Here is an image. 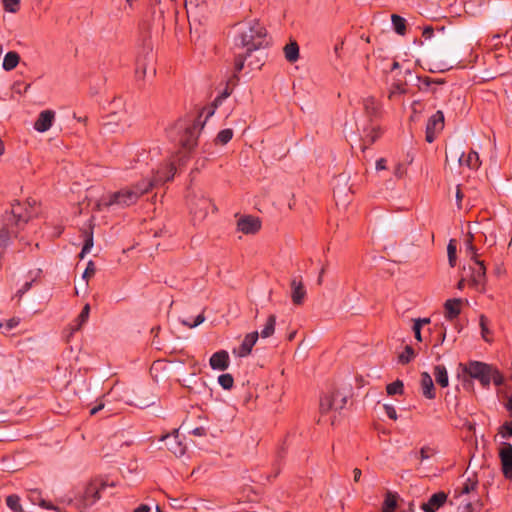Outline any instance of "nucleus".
Returning a JSON list of instances; mask_svg holds the SVG:
<instances>
[{"label": "nucleus", "instance_id": "nucleus-36", "mask_svg": "<svg viewBox=\"0 0 512 512\" xmlns=\"http://www.w3.org/2000/svg\"><path fill=\"white\" fill-rule=\"evenodd\" d=\"M89 313H90V305L86 304L83 307L81 313L78 315V317L76 319V326L73 328V330H79L82 327V325L84 323H86V321L89 318Z\"/></svg>", "mask_w": 512, "mask_h": 512}, {"label": "nucleus", "instance_id": "nucleus-19", "mask_svg": "<svg viewBox=\"0 0 512 512\" xmlns=\"http://www.w3.org/2000/svg\"><path fill=\"white\" fill-rule=\"evenodd\" d=\"M420 385H421L422 394L425 398L430 399V400L436 398L435 386H434L433 380L428 372L421 373Z\"/></svg>", "mask_w": 512, "mask_h": 512}, {"label": "nucleus", "instance_id": "nucleus-12", "mask_svg": "<svg viewBox=\"0 0 512 512\" xmlns=\"http://www.w3.org/2000/svg\"><path fill=\"white\" fill-rule=\"evenodd\" d=\"M55 115L56 113L50 109L41 111L34 122V129L40 133L48 131L53 125Z\"/></svg>", "mask_w": 512, "mask_h": 512}, {"label": "nucleus", "instance_id": "nucleus-60", "mask_svg": "<svg viewBox=\"0 0 512 512\" xmlns=\"http://www.w3.org/2000/svg\"><path fill=\"white\" fill-rule=\"evenodd\" d=\"M362 472L359 468H355L353 470V479L355 482H359L361 478Z\"/></svg>", "mask_w": 512, "mask_h": 512}, {"label": "nucleus", "instance_id": "nucleus-26", "mask_svg": "<svg viewBox=\"0 0 512 512\" xmlns=\"http://www.w3.org/2000/svg\"><path fill=\"white\" fill-rule=\"evenodd\" d=\"M284 55L288 62L294 63L299 59V46L296 41H291L284 47Z\"/></svg>", "mask_w": 512, "mask_h": 512}, {"label": "nucleus", "instance_id": "nucleus-10", "mask_svg": "<svg viewBox=\"0 0 512 512\" xmlns=\"http://www.w3.org/2000/svg\"><path fill=\"white\" fill-rule=\"evenodd\" d=\"M108 487L105 482L94 480L90 482L84 491L83 498L86 505H93L101 498V493Z\"/></svg>", "mask_w": 512, "mask_h": 512}, {"label": "nucleus", "instance_id": "nucleus-46", "mask_svg": "<svg viewBox=\"0 0 512 512\" xmlns=\"http://www.w3.org/2000/svg\"><path fill=\"white\" fill-rule=\"evenodd\" d=\"M472 240H473V236L470 235L469 238L465 242L466 252H467L468 255H470L471 259L476 261V260H478L477 259V253H476V247L473 245Z\"/></svg>", "mask_w": 512, "mask_h": 512}, {"label": "nucleus", "instance_id": "nucleus-22", "mask_svg": "<svg viewBox=\"0 0 512 512\" xmlns=\"http://www.w3.org/2000/svg\"><path fill=\"white\" fill-rule=\"evenodd\" d=\"M365 114L370 120L376 118L380 114V105L374 97H367L363 100Z\"/></svg>", "mask_w": 512, "mask_h": 512}, {"label": "nucleus", "instance_id": "nucleus-57", "mask_svg": "<svg viewBox=\"0 0 512 512\" xmlns=\"http://www.w3.org/2000/svg\"><path fill=\"white\" fill-rule=\"evenodd\" d=\"M191 433L195 436H205L207 434V430L204 427H196L194 428Z\"/></svg>", "mask_w": 512, "mask_h": 512}, {"label": "nucleus", "instance_id": "nucleus-21", "mask_svg": "<svg viewBox=\"0 0 512 512\" xmlns=\"http://www.w3.org/2000/svg\"><path fill=\"white\" fill-rule=\"evenodd\" d=\"M444 308H445V317L448 320L455 319L456 317H458V315L461 312V299L455 298V299L447 300L444 304Z\"/></svg>", "mask_w": 512, "mask_h": 512}, {"label": "nucleus", "instance_id": "nucleus-29", "mask_svg": "<svg viewBox=\"0 0 512 512\" xmlns=\"http://www.w3.org/2000/svg\"><path fill=\"white\" fill-rule=\"evenodd\" d=\"M446 501H447V494L441 491V492L434 493L429 498L428 502H426V504H428L430 507H433L435 509H439L446 503Z\"/></svg>", "mask_w": 512, "mask_h": 512}, {"label": "nucleus", "instance_id": "nucleus-56", "mask_svg": "<svg viewBox=\"0 0 512 512\" xmlns=\"http://www.w3.org/2000/svg\"><path fill=\"white\" fill-rule=\"evenodd\" d=\"M434 34V30L431 26H426L424 29H423V32H422V36L425 38V39H431L432 36Z\"/></svg>", "mask_w": 512, "mask_h": 512}, {"label": "nucleus", "instance_id": "nucleus-43", "mask_svg": "<svg viewBox=\"0 0 512 512\" xmlns=\"http://www.w3.org/2000/svg\"><path fill=\"white\" fill-rule=\"evenodd\" d=\"M6 504L14 512L21 510L20 498L17 495H9L6 498Z\"/></svg>", "mask_w": 512, "mask_h": 512}, {"label": "nucleus", "instance_id": "nucleus-15", "mask_svg": "<svg viewBox=\"0 0 512 512\" xmlns=\"http://www.w3.org/2000/svg\"><path fill=\"white\" fill-rule=\"evenodd\" d=\"M470 284L478 289L486 280V267L483 261L476 260L475 267L471 268Z\"/></svg>", "mask_w": 512, "mask_h": 512}, {"label": "nucleus", "instance_id": "nucleus-55", "mask_svg": "<svg viewBox=\"0 0 512 512\" xmlns=\"http://www.w3.org/2000/svg\"><path fill=\"white\" fill-rule=\"evenodd\" d=\"M421 328H422L421 327V322L420 321H415L414 325H413V332H414L415 338L418 341H422Z\"/></svg>", "mask_w": 512, "mask_h": 512}, {"label": "nucleus", "instance_id": "nucleus-45", "mask_svg": "<svg viewBox=\"0 0 512 512\" xmlns=\"http://www.w3.org/2000/svg\"><path fill=\"white\" fill-rule=\"evenodd\" d=\"M5 11L16 13L20 8V0H2Z\"/></svg>", "mask_w": 512, "mask_h": 512}, {"label": "nucleus", "instance_id": "nucleus-54", "mask_svg": "<svg viewBox=\"0 0 512 512\" xmlns=\"http://www.w3.org/2000/svg\"><path fill=\"white\" fill-rule=\"evenodd\" d=\"M480 327H481V332H482L483 338L485 340H487V338H486V334L488 333L487 318L484 315H481V317H480Z\"/></svg>", "mask_w": 512, "mask_h": 512}, {"label": "nucleus", "instance_id": "nucleus-53", "mask_svg": "<svg viewBox=\"0 0 512 512\" xmlns=\"http://www.w3.org/2000/svg\"><path fill=\"white\" fill-rule=\"evenodd\" d=\"M33 280L30 282H26L17 292L16 297L22 298L23 295L28 292L32 286Z\"/></svg>", "mask_w": 512, "mask_h": 512}, {"label": "nucleus", "instance_id": "nucleus-48", "mask_svg": "<svg viewBox=\"0 0 512 512\" xmlns=\"http://www.w3.org/2000/svg\"><path fill=\"white\" fill-rule=\"evenodd\" d=\"M499 434H501V436L503 438H510V437H512V421L505 422L500 427Z\"/></svg>", "mask_w": 512, "mask_h": 512}, {"label": "nucleus", "instance_id": "nucleus-13", "mask_svg": "<svg viewBox=\"0 0 512 512\" xmlns=\"http://www.w3.org/2000/svg\"><path fill=\"white\" fill-rule=\"evenodd\" d=\"M258 338L259 333L257 331L248 333L244 337L241 345L238 348L233 349V353L241 358L248 356L251 353L252 348L256 344Z\"/></svg>", "mask_w": 512, "mask_h": 512}, {"label": "nucleus", "instance_id": "nucleus-24", "mask_svg": "<svg viewBox=\"0 0 512 512\" xmlns=\"http://www.w3.org/2000/svg\"><path fill=\"white\" fill-rule=\"evenodd\" d=\"M18 229H14L9 223H5L0 230V247H7L12 236L17 237Z\"/></svg>", "mask_w": 512, "mask_h": 512}, {"label": "nucleus", "instance_id": "nucleus-58", "mask_svg": "<svg viewBox=\"0 0 512 512\" xmlns=\"http://www.w3.org/2000/svg\"><path fill=\"white\" fill-rule=\"evenodd\" d=\"M18 324H19V321L17 319L11 318L7 321L6 327H7V329L11 330V329L15 328Z\"/></svg>", "mask_w": 512, "mask_h": 512}, {"label": "nucleus", "instance_id": "nucleus-40", "mask_svg": "<svg viewBox=\"0 0 512 512\" xmlns=\"http://www.w3.org/2000/svg\"><path fill=\"white\" fill-rule=\"evenodd\" d=\"M218 383L223 389L229 390L233 387L234 379L231 374H222L218 377Z\"/></svg>", "mask_w": 512, "mask_h": 512}, {"label": "nucleus", "instance_id": "nucleus-5", "mask_svg": "<svg viewBox=\"0 0 512 512\" xmlns=\"http://www.w3.org/2000/svg\"><path fill=\"white\" fill-rule=\"evenodd\" d=\"M27 204L29 208L26 207V204H21L20 202L13 203L11 205L10 215L6 222L15 226L17 229H20L25 225L34 214L31 202L28 201Z\"/></svg>", "mask_w": 512, "mask_h": 512}, {"label": "nucleus", "instance_id": "nucleus-20", "mask_svg": "<svg viewBox=\"0 0 512 512\" xmlns=\"http://www.w3.org/2000/svg\"><path fill=\"white\" fill-rule=\"evenodd\" d=\"M291 298L295 305H301L306 296V290L302 281H298L296 278L291 281Z\"/></svg>", "mask_w": 512, "mask_h": 512}, {"label": "nucleus", "instance_id": "nucleus-39", "mask_svg": "<svg viewBox=\"0 0 512 512\" xmlns=\"http://www.w3.org/2000/svg\"><path fill=\"white\" fill-rule=\"evenodd\" d=\"M491 382H493L495 386H501L504 383L503 375L493 366H491L489 372V385Z\"/></svg>", "mask_w": 512, "mask_h": 512}, {"label": "nucleus", "instance_id": "nucleus-44", "mask_svg": "<svg viewBox=\"0 0 512 512\" xmlns=\"http://www.w3.org/2000/svg\"><path fill=\"white\" fill-rule=\"evenodd\" d=\"M456 245L454 243V240H450L448 246H447V254H448V261L451 267H454L456 264Z\"/></svg>", "mask_w": 512, "mask_h": 512}, {"label": "nucleus", "instance_id": "nucleus-3", "mask_svg": "<svg viewBox=\"0 0 512 512\" xmlns=\"http://www.w3.org/2000/svg\"><path fill=\"white\" fill-rule=\"evenodd\" d=\"M228 96L229 93L227 91H225L221 96H218L214 100L212 106L203 109L202 113L199 115V118L195 120L192 124H178L179 128L184 130L183 135L180 138V143L183 148H185L188 151H191L197 145V139L200 130L203 128L206 120L214 114L217 105Z\"/></svg>", "mask_w": 512, "mask_h": 512}, {"label": "nucleus", "instance_id": "nucleus-25", "mask_svg": "<svg viewBox=\"0 0 512 512\" xmlns=\"http://www.w3.org/2000/svg\"><path fill=\"white\" fill-rule=\"evenodd\" d=\"M433 374L438 385L443 388L449 385V377L444 365H436L434 367Z\"/></svg>", "mask_w": 512, "mask_h": 512}, {"label": "nucleus", "instance_id": "nucleus-42", "mask_svg": "<svg viewBox=\"0 0 512 512\" xmlns=\"http://www.w3.org/2000/svg\"><path fill=\"white\" fill-rule=\"evenodd\" d=\"M477 487V481L472 479H467L463 485L459 488V495L469 494L471 491L475 490Z\"/></svg>", "mask_w": 512, "mask_h": 512}, {"label": "nucleus", "instance_id": "nucleus-28", "mask_svg": "<svg viewBox=\"0 0 512 512\" xmlns=\"http://www.w3.org/2000/svg\"><path fill=\"white\" fill-rule=\"evenodd\" d=\"M391 21H392L393 29L398 35L403 36L406 34V19L405 18H403L402 16L397 15V14H392Z\"/></svg>", "mask_w": 512, "mask_h": 512}, {"label": "nucleus", "instance_id": "nucleus-41", "mask_svg": "<svg viewBox=\"0 0 512 512\" xmlns=\"http://www.w3.org/2000/svg\"><path fill=\"white\" fill-rule=\"evenodd\" d=\"M249 55L250 54H247V51L245 53H236L235 54L234 69H235L236 73L240 72L243 69L245 60H246L247 56H249Z\"/></svg>", "mask_w": 512, "mask_h": 512}, {"label": "nucleus", "instance_id": "nucleus-17", "mask_svg": "<svg viewBox=\"0 0 512 512\" xmlns=\"http://www.w3.org/2000/svg\"><path fill=\"white\" fill-rule=\"evenodd\" d=\"M230 358L226 350L215 352L209 359L210 367L213 370L224 371L229 367Z\"/></svg>", "mask_w": 512, "mask_h": 512}, {"label": "nucleus", "instance_id": "nucleus-52", "mask_svg": "<svg viewBox=\"0 0 512 512\" xmlns=\"http://www.w3.org/2000/svg\"><path fill=\"white\" fill-rule=\"evenodd\" d=\"M383 408H384V410H385L386 415H387L391 420H397L398 415H397V412H396V409H395V407H394V406L389 405V404H384V405H383Z\"/></svg>", "mask_w": 512, "mask_h": 512}, {"label": "nucleus", "instance_id": "nucleus-30", "mask_svg": "<svg viewBox=\"0 0 512 512\" xmlns=\"http://www.w3.org/2000/svg\"><path fill=\"white\" fill-rule=\"evenodd\" d=\"M275 325H276V316L272 314L267 318L264 328L261 330L259 335L262 338L271 337L275 332Z\"/></svg>", "mask_w": 512, "mask_h": 512}, {"label": "nucleus", "instance_id": "nucleus-49", "mask_svg": "<svg viewBox=\"0 0 512 512\" xmlns=\"http://www.w3.org/2000/svg\"><path fill=\"white\" fill-rule=\"evenodd\" d=\"M96 272L95 264L93 261H89L87 263L86 269L82 275V278L86 280V283L88 282V279L92 277Z\"/></svg>", "mask_w": 512, "mask_h": 512}, {"label": "nucleus", "instance_id": "nucleus-50", "mask_svg": "<svg viewBox=\"0 0 512 512\" xmlns=\"http://www.w3.org/2000/svg\"><path fill=\"white\" fill-rule=\"evenodd\" d=\"M419 81L425 88H429L432 84H443V79H432L430 77L419 78Z\"/></svg>", "mask_w": 512, "mask_h": 512}, {"label": "nucleus", "instance_id": "nucleus-18", "mask_svg": "<svg viewBox=\"0 0 512 512\" xmlns=\"http://www.w3.org/2000/svg\"><path fill=\"white\" fill-rule=\"evenodd\" d=\"M381 136V130L378 126L364 128L361 134V150L364 152L369 145H372Z\"/></svg>", "mask_w": 512, "mask_h": 512}, {"label": "nucleus", "instance_id": "nucleus-37", "mask_svg": "<svg viewBox=\"0 0 512 512\" xmlns=\"http://www.w3.org/2000/svg\"><path fill=\"white\" fill-rule=\"evenodd\" d=\"M415 356L414 350L411 346L407 345L404 351L399 354L398 361L402 365L408 364Z\"/></svg>", "mask_w": 512, "mask_h": 512}, {"label": "nucleus", "instance_id": "nucleus-32", "mask_svg": "<svg viewBox=\"0 0 512 512\" xmlns=\"http://www.w3.org/2000/svg\"><path fill=\"white\" fill-rule=\"evenodd\" d=\"M397 507V496L388 492L385 496L382 511L383 512H395Z\"/></svg>", "mask_w": 512, "mask_h": 512}, {"label": "nucleus", "instance_id": "nucleus-4", "mask_svg": "<svg viewBox=\"0 0 512 512\" xmlns=\"http://www.w3.org/2000/svg\"><path fill=\"white\" fill-rule=\"evenodd\" d=\"M459 368L463 374L472 379L478 380L484 388L489 387V372L491 365L480 361H469L466 364L460 363Z\"/></svg>", "mask_w": 512, "mask_h": 512}, {"label": "nucleus", "instance_id": "nucleus-23", "mask_svg": "<svg viewBox=\"0 0 512 512\" xmlns=\"http://www.w3.org/2000/svg\"><path fill=\"white\" fill-rule=\"evenodd\" d=\"M82 234H83V238H84V245H83L81 253L79 255L80 258H84L85 254L89 253L93 247L94 241H93L92 225L89 224L87 228L83 229Z\"/></svg>", "mask_w": 512, "mask_h": 512}, {"label": "nucleus", "instance_id": "nucleus-35", "mask_svg": "<svg viewBox=\"0 0 512 512\" xmlns=\"http://www.w3.org/2000/svg\"><path fill=\"white\" fill-rule=\"evenodd\" d=\"M30 499L34 504H38L39 506L45 508V509H55V507L51 504L42 499L40 493L38 491H32L30 493Z\"/></svg>", "mask_w": 512, "mask_h": 512}, {"label": "nucleus", "instance_id": "nucleus-11", "mask_svg": "<svg viewBox=\"0 0 512 512\" xmlns=\"http://www.w3.org/2000/svg\"><path fill=\"white\" fill-rule=\"evenodd\" d=\"M499 457L502 465V472L505 478L512 479V444L504 442L499 451Z\"/></svg>", "mask_w": 512, "mask_h": 512}, {"label": "nucleus", "instance_id": "nucleus-14", "mask_svg": "<svg viewBox=\"0 0 512 512\" xmlns=\"http://www.w3.org/2000/svg\"><path fill=\"white\" fill-rule=\"evenodd\" d=\"M175 166L173 163H168L161 169H158L152 180H143L142 182H152L153 186L164 184L173 179L175 175Z\"/></svg>", "mask_w": 512, "mask_h": 512}, {"label": "nucleus", "instance_id": "nucleus-62", "mask_svg": "<svg viewBox=\"0 0 512 512\" xmlns=\"http://www.w3.org/2000/svg\"><path fill=\"white\" fill-rule=\"evenodd\" d=\"M505 408L508 410V412L512 416V395L508 397V400L505 404Z\"/></svg>", "mask_w": 512, "mask_h": 512}, {"label": "nucleus", "instance_id": "nucleus-63", "mask_svg": "<svg viewBox=\"0 0 512 512\" xmlns=\"http://www.w3.org/2000/svg\"><path fill=\"white\" fill-rule=\"evenodd\" d=\"M403 174H404V169H403L402 165H400V164L397 165V167L395 169V175L400 178V177H402Z\"/></svg>", "mask_w": 512, "mask_h": 512}, {"label": "nucleus", "instance_id": "nucleus-8", "mask_svg": "<svg viewBox=\"0 0 512 512\" xmlns=\"http://www.w3.org/2000/svg\"><path fill=\"white\" fill-rule=\"evenodd\" d=\"M161 441L165 442L167 449L175 456L180 457L186 452V445L179 439V432L177 429L172 433L161 436Z\"/></svg>", "mask_w": 512, "mask_h": 512}, {"label": "nucleus", "instance_id": "nucleus-61", "mask_svg": "<svg viewBox=\"0 0 512 512\" xmlns=\"http://www.w3.org/2000/svg\"><path fill=\"white\" fill-rule=\"evenodd\" d=\"M386 168V160L381 158L376 162V169L382 170Z\"/></svg>", "mask_w": 512, "mask_h": 512}, {"label": "nucleus", "instance_id": "nucleus-34", "mask_svg": "<svg viewBox=\"0 0 512 512\" xmlns=\"http://www.w3.org/2000/svg\"><path fill=\"white\" fill-rule=\"evenodd\" d=\"M233 137V130L230 128L221 130L215 139L216 144L225 145L227 144Z\"/></svg>", "mask_w": 512, "mask_h": 512}, {"label": "nucleus", "instance_id": "nucleus-16", "mask_svg": "<svg viewBox=\"0 0 512 512\" xmlns=\"http://www.w3.org/2000/svg\"><path fill=\"white\" fill-rule=\"evenodd\" d=\"M238 230L244 234H255L261 228V222L253 216H245L238 220Z\"/></svg>", "mask_w": 512, "mask_h": 512}, {"label": "nucleus", "instance_id": "nucleus-64", "mask_svg": "<svg viewBox=\"0 0 512 512\" xmlns=\"http://www.w3.org/2000/svg\"><path fill=\"white\" fill-rule=\"evenodd\" d=\"M421 509L424 511V512H435V508L433 507H430L428 504L426 503H423L421 505Z\"/></svg>", "mask_w": 512, "mask_h": 512}, {"label": "nucleus", "instance_id": "nucleus-47", "mask_svg": "<svg viewBox=\"0 0 512 512\" xmlns=\"http://www.w3.org/2000/svg\"><path fill=\"white\" fill-rule=\"evenodd\" d=\"M435 454V450L429 446H423L419 451L420 461L429 459Z\"/></svg>", "mask_w": 512, "mask_h": 512}, {"label": "nucleus", "instance_id": "nucleus-1", "mask_svg": "<svg viewBox=\"0 0 512 512\" xmlns=\"http://www.w3.org/2000/svg\"><path fill=\"white\" fill-rule=\"evenodd\" d=\"M153 187L152 182H140L130 187L103 196L98 202V209L125 208L135 204L138 199Z\"/></svg>", "mask_w": 512, "mask_h": 512}, {"label": "nucleus", "instance_id": "nucleus-9", "mask_svg": "<svg viewBox=\"0 0 512 512\" xmlns=\"http://www.w3.org/2000/svg\"><path fill=\"white\" fill-rule=\"evenodd\" d=\"M450 156L451 157H454V158H457L458 160V163L460 166H467L468 168L470 169H478L481 165V161H480V157H479V154L474 151V150H471L468 155L466 156V158H464V152L461 151V152H454V151H450ZM449 160V153L446 152V162H448Z\"/></svg>", "mask_w": 512, "mask_h": 512}, {"label": "nucleus", "instance_id": "nucleus-33", "mask_svg": "<svg viewBox=\"0 0 512 512\" xmlns=\"http://www.w3.org/2000/svg\"><path fill=\"white\" fill-rule=\"evenodd\" d=\"M386 392L389 396L402 395L404 393V383L402 380L397 379L396 381L386 386Z\"/></svg>", "mask_w": 512, "mask_h": 512}, {"label": "nucleus", "instance_id": "nucleus-6", "mask_svg": "<svg viewBox=\"0 0 512 512\" xmlns=\"http://www.w3.org/2000/svg\"><path fill=\"white\" fill-rule=\"evenodd\" d=\"M347 403V396L339 390L333 391L329 395H325L320 400V412L322 414L330 410H341Z\"/></svg>", "mask_w": 512, "mask_h": 512}, {"label": "nucleus", "instance_id": "nucleus-51", "mask_svg": "<svg viewBox=\"0 0 512 512\" xmlns=\"http://www.w3.org/2000/svg\"><path fill=\"white\" fill-rule=\"evenodd\" d=\"M204 320H205L204 315L199 314L196 316V318L193 322L183 320L182 323L189 328H194V327H197L198 325H200L201 323H203Z\"/></svg>", "mask_w": 512, "mask_h": 512}, {"label": "nucleus", "instance_id": "nucleus-31", "mask_svg": "<svg viewBox=\"0 0 512 512\" xmlns=\"http://www.w3.org/2000/svg\"><path fill=\"white\" fill-rule=\"evenodd\" d=\"M406 83L401 81H396L391 84L390 90H389V98L394 99L397 96L406 94L407 88Z\"/></svg>", "mask_w": 512, "mask_h": 512}, {"label": "nucleus", "instance_id": "nucleus-59", "mask_svg": "<svg viewBox=\"0 0 512 512\" xmlns=\"http://www.w3.org/2000/svg\"><path fill=\"white\" fill-rule=\"evenodd\" d=\"M150 511H151L150 506H148L146 504H141L133 512H150Z\"/></svg>", "mask_w": 512, "mask_h": 512}, {"label": "nucleus", "instance_id": "nucleus-27", "mask_svg": "<svg viewBox=\"0 0 512 512\" xmlns=\"http://www.w3.org/2000/svg\"><path fill=\"white\" fill-rule=\"evenodd\" d=\"M20 56L15 51L8 52L3 59V69L6 71L13 70L19 63Z\"/></svg>", "mask_w": 512, "mask_h": 512}, {"label": "nucleus", "instance_id": "nucleus-2", "mask_svg": "<svg viewBox=\"0 0 512 512\" xmlns=\"http://www.w3.org/2000/svg\"><path fill=\"white\" fill-rule=\"evenodd\" d=\"M267 32L257 20L241 24L235 37V47L246 49L247 54L259 49L266 38Z\"/></svg>", "mask_w": 512, "mask_h": 512}, {"label": "nucleus", "instance_id": "nucleus-7", "mask_svg": "<svg viewBox=\"0 0 512 512\" xmlns=\"http://www.w3.org/2000/svg\"><path fill=\"white\" fill-rule=\"evenodd\" d=\"M444 128V114L442 111H436L427 121L425 139L428 143H432L436 136Z\"/></svg>", "mask_w": 512, "mask_h": 512}, {"label": "nucleus", "instance_id": "nucleus-38", "mask_svg": "<svg viewBox=\"0 0 512 512\" xmlns=\"http://www.w3.org/2000/svg\"><path fill=\"white\" fill-rule=\"evenodd\" d=\"M190 393H200L201 388H205L206 384L203 379H195L190 381L188 384H183Z\"/></svg>", "mask_w": 512, "mask_h": 512}]
</instances>
